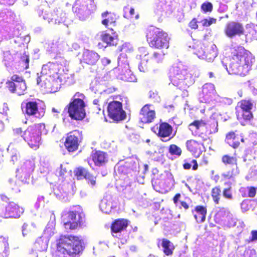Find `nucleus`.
<instances>
[{"instance_id":"48","label":"nucleus","mask_w":257,"mask_h":257,"mask_svg":"<svg viewBox=\"0 0 257 257\" xmlns=\"http://www.w3.org/2000/svg\"><path fill=\"white\" fill-rule=\"evenodd\" d=\"M210 134H214L218 132V122L214 119H211L208 122L207 126Z\"/></svg>"},{"instance_id":"46","label":"nucleus","mask_w":257,"mask_h":257,"mask_svg":"<svg viewBox=\"0 0 257 257\" xmlns=\"http://www.w3.org/2000/svg\"><path fill=\"white\" fill-rule=\"evenodd\" d=\"M14 61L13 57L10 51L4 52V58L3 62L7 68L11 67Z\"/></svg>"},{"instance_id":"39","label":"nucleus","mask_w":257,"mask_h":257,"mask_svg":"<svg viewBox=\"0 0 257 257\" xmlns=\"http://www.w3.org/2000/svg\"><path fill=\"white\" fill-rule=\"evenodd\" d=\"M253 117L251 111H241L238 113L237 117L242 125H245L246 123Z\"/></svg>"},{"instance_id":"50","label":"nucleus","mask_w":257,"mask_h":257,"mask_svg":"<svg viewBox=\"0 0 257 257\" xmlns=\"http://www.w3.org/2000/svg\"><path fill=\"white\" fill-rule=\"evenodd\" d=\"M169 152L172 156L179 157L182 154L181 148L176 145H171L169 147Z\"/></svg>"},{"instance_id":"62","label":"nucleus","mask_w":257,"mask_h":257,"mask_svg":"<svg viewBox=\"0 0 257 257\" xmlns=\"http://www.w3.org/2000/svg\"><path fill=\"white\" fill-rule=\"evenodd\" d=\"M237 222V220L236 218L232 217V215L231 214L222 226H227L228 227H233L236 225Z\"/></svg>"},{"instance_id":"24","label":"nucleus","mask_w":257,"mask_h":257,"mask_svg":"<svg viewBox=\"0 0 257 257\" xmlns=\"http://www.w3.org/2000/svg\"><path fill=\"white\" fill-rule=\"evenodd\" d=\"M99 55L95 52L85 49L82 54V62L90 65H95L99 59Z\"/></svg>"},{"instance_id":"3","label":"nucleus","mask_w":257,"mask_h":257,"mask_svg":"<svg viewBox=\"0 0 257 257\" xmlns=\"http://www.w3.org/2000/svg\"><path fill=\"white\" fill-rule=\"evenodd\" d=\"M83 249L81 240L77 236H61L57 241L56 249L53 257H73Z\"/></svg>"},{"instance_id":"1","label":"nucleus","mask_w":257,"mask_h":257,"mask_svg":"<svg viewBox=\"0 0 257 257\" xmlns=\"http://www.w3.org/2000/svg\"><path fill=\"white\" fill-rule=\"evenodd\" d=\"M254 60L252 55L243 47L237 46L231 49L230 63L228 66L222 62L224 67L229 74L245 76L250 70Z\"/></svg>"},{"instance_id":"15","label":"nucleus","mask_w":257,"mask_h":257,"mask_svg":"<svg viewBox=\"0 0 257 257\" xmlns=\"http://www.w3.org/2000/svg\"><path fill=\"white\" fill-rule=\"evenodd\" d=\"M24 209L13 202H11L6 205H0V217L19 218L24 213Z\"/></svg>"},{"instance_id":"5","label":"nucleus","mask_w":257,"mask_h":257,"mask_svg":"<svg viewBox=\"0 0 257 257\" xmlns=\"http://www.w3.org/2000/svg\"><path fill=\"white\" fill-rule=\"evenodd\" d=\"M169 79L173 85L179 88L189 86L194 82L191 74L182 64L174 65L170 69Z\"/></svg>"},{"instance_id":"54","label":"nucleus","mask_w":257,"mask_h":257,"mask_svg":"<svg viewBox=\"0 0 257 257\" xmlns=\"http://www.w3.org/2000/svg\"><path fill=\"white\" fill-rule=\"evenodd\" d=\"M215 101L220 103V105H230L232 103V100L231 98L227 97H222L217 95L215 98Z\"/></svg>"},{"instance_id":"10","label":"nucleus","mask_w":257,"mask_h":257,"mask_svg":"<svg viewBox=\"0 0 257 257\" xmlns=\"http://www.w3.org/2000/svg\"><path fill=\"white\" fill-rule=\"evenodd\" d=\"M78 209L77 211L63 213L62 219L66 229H74L78 226H82L85 223V215L81 211V209L79 208Z\"/></svg>"},{"instance_id":"26","label":"nucleus","mask_w":257,"mask_h":257,"mask_svg":"<svg viewBox=\"0 0 257 257\" xmlns=\"http://www.w3.org/2000/svg\"><path fill=\"white\" fill-rule=\"evenodd\" d=\"M67 47L68 45L65 40L63 39H59L56 41H53L48 51L57 55L58 54L60 55L61 52L66 50Z\"/></svg>"},{"instance_id":"9","label":"nucleus","mask_w":257,"mask_h":257,"mask_svg":"<svg viewBox=\"0 0 257 257\" xmlns=\"http://www.w3.org/2000/svg\"><path fill=\"white\" fill-rule=\"evenodd\" d=\"M207 44L196 42L188 46L189 51L192 52L197 57L208 62H212L217 56V50L215 45H207V53L205 54L206 46Z\"/></svg>"},{"instance_id":"13","label":"nucleus","mask_w":257,"mask_h":257,"mask_svg":"<svg viewBox=\"0 0 257 257\" xmlns=\"http://www.w3.org/2000/svg\"><path fill=\"white\" fill-rule=\"evenodd\" d=\"M37 13L40 17L49 24H56L63 23L66 20V14L61 9L54 10L53 13H49V8L47 6L45 8L39 7L37 10Z\"/></svg>"},{"instance_id":"6","label":"nucleus","mask_w":257,"mask_h":257,"mask_svg":"<svg viewBox=\"0 0 257 257\" xmlns=\"http://www.w3.org/2000/svg\"><path fill=\"white\" fill-rule=\"evenodd\" d=\"M84 98L83 94L77 92L69 104L65 108L64 111H67L69 116L72 119L81 120L85 117Z\"/></svg>"},{"instance_id":"45","label":"nucleus","mask_w":257,"mask_h":257,"mask_svg":"<svg viewBox=\"0 0 257 257\" xmlns=\"http://www.w3.org/2000/svg\"><path fill=\"white\" fill-rule=\"evenodd\" d=\"M11 81H8L7 82V87H10L13 90V87L15 86V85H17V84L20 83L21 82H25L23 78L17 75H14L11 77Z\"/></svg>"},{"instance_id":"31","label":"nucleus","mask_w":257,"mask_h":257,"mask_svg":"<svg viewBox=\"0 0 257 257\" xmlns=\"http://www.w3.org/2000/svg\"><path fill=\"white\" fill-rule=\"evenodd\" d=\"M128 225L127 220L124 219L115 220L111 224V230L113 236L114 233H119L125 229Z\"/></svg>"},{"instance_id":"4","label":"nucleus","mask_w":257,"mask_h":257,"mask_svg":"<svg viewBox=\"0 0 257 257\" xmlns=\"http://www.w3.org/2000/svg\"><path fill=\"white\" fill-rule=\"evenodd\" d=\"M13 131L14 136H20L34 150L39 148L41 143L42 134H46L44 123L30 125L25 131L21 127L14 128Z\"/></svg>"},{"instance_id":"42","label":"nucleus","mask_w":257,"mask_h":257,"mask_svg":"<svg viewBox=\"0 0 257 257\" xmlns=\"http://www.w3.org/2000/svg\"><path fill=\"white\" fill-rule=\"evenodd\" d=\"M13 88L12 90L10 87H8L11 92L13 93H16L19 95L24 94L27 89L25 82H21L20 83H18L17 84V85H15Z\"/></svg>"},{"instance_id":"36","label":"nucleus","mask_w":257,"mask_h":257,"mask_svg":"<svg viewBox=\"0 0 257 257\" xmlns=\"http://www.w3.org/2000/svg\"><path fill=\"white\" fill-rule=\"evenodd\" d=\"M48 238L42 236L36 240L33 248L35 250L38 251H46L48 248Z\"/></svg>"},{"instance_id":"16","label":"nucleus","mask_w":257,"mask_h":257,"mask_svg":"<svg viewBox=\"0 0 257 257\" xmlns=\"http://www.w3.org/2000/svg\"><path fill=\"white\" fill-rule=\"evenodd\" d=\"M107 111L109 117L114 121L122 120L126 117V113L122 109V103L119 101H113L109 103Z\"/></svg>"},{"instance_id":"57","label":"nucleus","mask_w":257,"mask_h":257,"mask_svg":"<svg viewBox=\"0 0 257 257\" xmlns=\"http://www.w3.org/2000/svg\"><path fill=\"white\" fill-rule=\"evenodd\" d=\"M216 19L213 18H209L208 19H204L201 20H198V23H200L203 27H209L213 24L216 23Z\"/></svg>"},{"instance_id":"34","label":"nucleus","mask_w":257,"mask_h":257,"mask_svg":"<svg viewBox=\"0 0 257 257\" xmlns=\"http://www.w3.org/2000/svg\"><path fill=\"white\" fill-rule=\"evenodd\" d=\"M206 209L203 206H197L194 211H192L193 214L198 223H202L205 220Z\"/></svg>"},{"instance_id":"14","label":"nucleus","mask_w":257,"mask_h":257,"mask_svg":"<svg viewBox=\"0 0 257 257\" xmlns=\"http://www.w3.org/2000/svg\"><path fill=\"white\" fill-rule=\"evenodd\" d=\"M21 108L23 113L29 115L40 118L45 113V105L40 101L30 100L22 103Z\"/></svg>"},{"instance_id":"53","label":"nucleus","mask_w":257,"mask_h":257,"mask_svg":"<svg viewBox=\"0 0 257 257\" xmlns=\"http://www.w3.org/2000/svg\"><path fill=\"white\" fill-rule=\"evenodd\" d=\"M119 51L121 52V54H125L126 53H131L133 51V47L130 43H125L121 46L118 48Z\"/></svg>"},{"instance_id":"40","label":"nucleus","mask_w":257,"mask_h":257,"mask_svg":"<svg viewBox=\"0 0 257 257\" xmlns=\"http://www.w3.org/2000/svg\"><path fill=\"white\" fill-rule=\"evenodd\" d=\"M66 71H64V72H62V75L59 74L61 80V85L62 84V81H64V84L67 85H71L75 83L74 75L73 74L67 73Z\"/></svg>"},{"instance_id":"55","label":"nucleus","mask_w":257,"mask_h":257,"mask_svg":"<svg viewBox=\"0 0 257 257\" xmlns=\"http://www.w3.org/2000/svg\"><path fill=\"white\" fill-rule=\"evenodd\" d=\"M192 166V170H196L198 168V164L195 160L191 161L190 163L188 162L186 160L184 161V163L183 165V168L185 170H188Z\"/></svg>"},{"instance_id":"61","label":"nucleus","mask_w":257,"mask_h":257,"mask_svg":"<svg viewBox=\"0 0 257 257\" xmlns=\"http://www.w3.org/2000/svg\"><path fill=\"white\" fill-rule=\"evenodd\" d=\"M243 191H247V197H253L256 194V188L253 187H250L248 188H241L239 189L240 193H242Z\"/></svg>"},{"instance_id":"7","label":"nucleus","mask_w":257,"mask_h":257,"mask_svg":"<svg viewBox=\"0 0 257 257\" xmlns=\"http://www.w3.org/2000/svg\"><path fill=\"white\" fill-rule=\"evenodd\" d=\"M140 167L138 162L131 158H127L125 162L119 161L114 167V172L119 178L124 181L135 177L140 172Z\"/></svg>"},{"instance_id":"22","label":"nucleus","mask_w":257,"mask_h":257,"mask_svg":"<svg viewBox=\"0 0 257 257\" xmlns=\"http://www.w3.org/2000/svg\"><path fill=\"white\" fill-rule=\"evenodd\" d=\"M151 106V104H146L141 110L140 119L143 123H151L155 118V112L150 109Z\"/></svg>"},{"instance_id":"27","label":"nucleus","mask_w":257,"mask_h":257,"mask_svg":"<svg viewBox=\"0 0 257 257\" xmlns=\"http://www.w3.org/2000/svg\"><path fill=\"white\" fill-rule=\"evenodd\" d=\"M91 157L92 161L96 166H103L107 161V154L102 151H93L91 154Z\"/></svg>"},{"instance_id":"18","label":"nucleus","mask_w":257,"mask_h":257,"mask_svg":"<svg viewBox=\"0 0 257 257\" xmlns=\"http://www.w3.org/2000/svg\"><path fill=\"white\" fill-rule=\"evenodd\" d=\"M224 33L229 38L232 39L236 36L244 35V30L243 25L239 22L230 21L224 27Z\"/></svg>"},{"instance_id":"12","label":"nucleus","mask_w":257,"mask_h":257,"mask_svg":"<svg viewBox=\"0 0 257 257\" xmlns=\"http://www.w3.org/2000/svg\"><path fill=\"white\" fill-rule=\"evenodd\" d=\"M117 63V68H115L114 70L118 71L117 76L118 79L129 82L136 81L137 78L130 69L127 57L125 54L119 55Z\"/></svg>"},{"instance_id":"8","label":"nucleus","mask_w":257,"mask_h":257,"mask_svg":"<svg viewBox=\"0 0 257 257\" xmlns=\"http://www.w3.org/2000/svg\"><path fill=\"white\" fill-rule=\"evenodd\" d=\"M147 39L150 46L157 49L169 48L168 35L161 29L151 26L148 30Z\"/></svg>"},{"instance_id":"25","label":"nucleus","mask_w":257,"mask_h":257,"mask_svg":"<svg viewBox=\"0 0 257 257\" xmlns=\"http://www.w3.org/2000/svg\"><path fill=\"white\" fill-rule=\"evenodd\" d=\"M69 185L66 183L59 184L54 189V194L56 197L62 201L66 202L68 200L67 196L69 192Z\"/></svg>"},{"instance_id":"63","label":"nucleus","mask_w":257,"mask_h":257,"mask_svg":"<svg viewBox=\"0 0 257 257\" xmlns=\"http://www.w3.org/2000/svg\"><path fill=\"white\" fill-rule=\"evenodd\" d=\"M246 177L252 180H257V165L250 168L249 173Z\"/></svg>"},{"instance_id":"43","label":"nucleus","mask_w":257,"mask_h":257,"mask_svg":"<svg viewBox=\"0 0 257 257\" xmlns=\"http://www.w3.org/2000/svg\"><path fill=\"white\" fill-rule=\"evenodd\" d=\"M246 37L251 39L257 40V25L247 24L246 26Z\"/></svg>"},{"instance_id":"60","label":"nucleus","mask_w":257,"mask_h":257,"mask_svg":"<svg viewBox=\"0 0 257 257\" xmlns=\"http://www.w3.org/2000/svg\"><path fill=\"white\" fill-rule=\"evenodd\" d=\"M68 170L66 167L63 165H61L60 168H58L56 171V175L58 177H62L63 179L67 174H68Z\"/></svg>"},{"instance_id":"20","label":"nucleus","mask_w":257,"mask_h":257,"mask_svg":"<svg viewBox=\"0 0 257 257\" xmlns=\"http://www.w3.org/2000/svg\"><path fill=\"white\" fill-rule=\"evenodd\" d=\"M222 161L224 165H230L232 168L231 171L226 172L222 174L224 178L230 179L236 176L239 173L236 158L228 155H224L222 157Z\"/></svg>"},{"instance_id":"28","label":"nucleus","mask_w":257,"mask_h":257,"mask_svg":"<svg viewBox=\"0 0 257 257\" xmlns=\"http://www.w3.org/2000/svg\"><path fill=\"white\" fill-rule=\"evenodd\" d=\"M76 132L73 134L70 133L67 137L65 142V146L69 152H74L78 147V138L76 136Z\"/></svg>"},{"instance_id":"47","label":"nucleus","mask_w":257,"mask_h":257,"mask_svg":"<svg viewBox=\"0 0 257 257\" xmlns=\"http://www.w3.org/2000/svg\"><path fill=\"white\" fill-rule=\"evenodd\" d=\"M14 14L8 10H4L0 12V21H6L8 22L13 18Z\"/></svg>"},{"instance_id":"37","label":"nucleus","mask_w":257,"mask_h":257,"mask_svg":"<svg viewBox=\"0 0 257 257\" xmlns=\"http://www.w3.org/2000/svg\"><path fill=\"white\" fill-rule=\"evenodd\" d=\"M101 39L104 43L109 46L116 45L118 42L117 36L115 32H112L111 34L109 33L102 34L101 35Z\"/></svg>"},{"instance_id":"33","label":"nucleus","mask_w":257,"mask_h":257,"mask_svg":"<svg viewBox=\"0 0 257 257\" xmlns=\"http://www.w3.org/2000/svg\"><path fill=\"white\" fill-rule=\"evenodd\" d=\"M55 62H49L47 64H54L57 65L58 67L57 74H60L62 75V72H64V71H68L67 67L69 65V61H67L64 57L61 56H57Z\"/></svg>"},{"instance_id":"29","label":"nucleus","mask_w":257,"mask_h":257,"mask_svg":"<svg viewBox=\"0 0 257 257\" xmlns=\"http://www.w3.org/2000/svg\"><path fill=\"white\" fill-rule=\"evenodd\" d=\"M172 127L168 123L164 122L160 124L158 131V136L163 142H167L170 140L171 138L167 139L172 134Z\"/></svg>"},{"instance_id":"52","label":"nucleus","mask_w":257,"mask_h":257,"mask_svg":"<svg viewBox=\"0 0 257 257\" xmlns=\"http://www.w3.org/2000/svg\"><path fill=\"white\" fill-rule=\"evenodd\" d=\"M253 104L250 100H242L240 104L241 111H251Z\"/></svg>"},{"instance_id":"58","label":"nucleus","mask_w":257,"mask_h":257,"mask_svg":"<svg viewBox=\"0 0 257 257\" xmlns=\"http://www.w3.org/2000/svg\"><path fill=\"white\" fill-rule=\"evenodd\" d=\"M220 196L221 190L219 188L215 187L212 190V197L216 204L219 203Z\"/></svg>"},{"instance_id":"49","label":"nucleus","mask_w":257,"mask_h":257,"mask_svg":"<svg viewBox=\"0 0 257 257\" xmlns=\"http://www.w3.org/2000/svg\"><path fill=\"white\" fill-rule=\"evenodd\" d=\"M20 182H21L20 179L19 181H16L14 178H10L8 180L10 187L16 193L20 192Z\"/></svg>"},{"instance_id":"21","label":"nucleus","mask_w":257,"mask_h":257,"mask_svg":"<svg viewBox=\"0 0 257 257\" xmlns=\"http://www.w3.org/2000/svg\"><path fill=\"white\" fill-rule=\"evenodd\" d=\"M116 206V203L113 202V198L110 194L105 195L99 204L100 209L105 214H109Z\"/></svg>"},{"instance_id":"30","label":"nucleus","mask_w":257,"mask_h":257,"mask_svg":"<svg viewBox=\"0 0 257 257\" xmlns=\"http://www.w3.org/2000/svg\"><path fill=\"white\" fill-rule=\"evenodd\" d=\"M240 141L242 142H244V139L242 137L235 135L233 132H230L226 136L225 142L233 148H236L239 146Z\"/></svg>"},{"instance_id":"41","label":"nucleus","mask_w":257,"mask_h":257,"mask_svg":"<svg viewBox=\"0 0 257 257\" xmlns=\"http://www.w3.org/2000/svg\"><path fill=\"white\" fill-rule=\"evenodd\" d=\"M162 246L163 248V251L166 255H170L173 253L174 246L168 239L164 238L162 240Z\"/></svg>"},{"instance_id":"2","label":"nucleus","mask_w":257,"mask_h":257,"mask_svg":"<svg viewBox=\"0 0 257 257\" xmlns=\"http://www.w3.org/2000/svg\"><path fill=\"white\" fill-rule=\"evenodd\" d=\"M58 70L57 65L46 64L42 66L40 73L37 74V84L43 93H54L60 89L61 80Z\"/></svg>"},{"instance_id":"19","label":"nucleus","mask_w":257,"mask_h":257,"mask_svg":"<svg viewBox=\"0 0 257 257\" xmlns=\"http://www.w3.org/2000/svg\"><path fill=\"white\" fill-rule=\"evenodd\" d=\"M216 96L214 85L208 83L202 86V92L199 94V99L200 102L209 103L213 100H215Z\"/></svg>"},{"instance_id":"17","label":"nucleus","mask_w":257,"mask_h":257,"mask_svg":"<svg viewBox=\"0 0 257 257\" xmlns=\"http://www.w3.org/2000/svg\"><path fill=\"white\" fill-rule=\"evenodd\" d=\"M35 164L33 160L26 161L20 168L17 170L16 176L18 177L22 183H29L30 174L34 171Z\"/></svg>"},{"instance_id":"23","label":"nucleus","mask_w":257,"mask_h":257,"mask_svg":"<svg viewBox=\"0 0 257 257\" xmlns=\"http://www.w3.org/2000/svg\"><path fill=\"white\" fill-rule=\"evenodd\" d=\"M75 174L78 179L85 178L87 181L88 184L92 187L95 186L96 178L89 174L85 169L81 167L77 168L75 171Z\"/></svg>"},{"instance_id":"38","label":"nucleus","mask_w":257,"mask_h":257,"mask_svg":"<svg viewBox=\"0 0 257 257\" xmlns=\"http://www.w3.org/2000/svg\"><path fill=\"white\" fill-rule=\"evenodd\" d=\"M187 150L193 155H199L201 152V145L194 140H189L186 143Z\"/></svg>"},{"instance_id":"59","label":"nucleus","mask_w":257,"mask_h":257,"mask_svg":"<svg viewBox=\"0 0 257 257\" xmlns=\"http://www.w3.org/2000/svg\"><path fill=\"white\" fill-rule=\"evenodd\" d=\"M201 9L204 13H211L213 10V5L210 2H206L201 5Z\"/></svg>"},{"instance_id":"32","label":"nucleus","mask_w":257,"mask_h":257,"mask_svg":"<svg viewBox=\"0 0 257 257\" xmlns=\"http://www.w3.org/2000/svg\"><path fill=\"white\" fill-rule=\"evenodd\" d=\"M55 216L54 214H51L50 220L47 224L42 236L49 238L54 235L55 233Z\"/></svg>"},{"instance_id":"51","label":"nucleus","mask_w":257,"mask_h":257,"mask_svg":"<svg viewBox=\"0 0 257 257\" xmlns=\"http://www.w3.org/2000/svg\"><path fill=\"white\" fill-rule=\"evenodd\" d=\"M141 61L138 66V68L141 72H145L149 70L148 64L149 57L141 59Z\"/></svg>"},{"instance_id":"56","label":"nucleus","mask_w":257,"mask_h":257,"mask_svg":"<svg viewBox=\"0 0 257 257\" xmlns=\"http://www.w3.org/2000/svg\"><path fill=\"white\" fill-rule=\"evenodd\" d=\"M165 54V53L163 51L154 52L152 57V60L157 63L161 62L164 59Z\"/></svg>"},{"instance_id":"35","label":"nucleus","mask_w":257,"mask_h":257,"mask_svg":"<svg viewBox=\"0 0 257 257\" xmlns=\"http://www.w3.org/2000/svg\"><path fill=\"white\" fill-rule=\"evenodd\" d=\"M229 212L223 208L218 210L216 213L214 220L216 223L222 225L225 223V221L230 216Z\"/></svg>"},{"instance_id":"64","label":"nucleus","mask_w":257,"mask_h":257,"mask_svg":"<svg viewBox=\"0 0 257 257\" xmlns=\"http://www.w3.org/2000/svg\"><path fill=\"white\" fill-rule=\"evenodd\" d=\"M166 5L164 2H160L157 4L155 13L158 16H161L162 13L164 11Z\"/></svg>"},{"instance_id":"44","label":"nucleus","mask_w":257,"mask_h":257,"mask_svg":"<svg viewBox=\"0 0 257 257\" xmlns=\"http://www.w3.org/2000/svg\"><path fill=\"white\" fill-rule=\"evenodd\" d=\"M101 16L104 19L102 21V24L108 27V25H112L115 23V21L113 18L112 15L109 13L107 11L103 13Z\"/></svg>"},{"instance_id":"11","label":"nucleus","mask_w":257,"mask_h":257,"mask_svg":"<svg viewBox=\"0 0 257 257\" xmlns=\"http://www.w3.org/2000/svg\"><path fill=\"white\" fill-rule=\"evenodd\" d=\"M96 9L94 0H77L72 10L80 20H85Z\"/></svg>"}]
</instances>
